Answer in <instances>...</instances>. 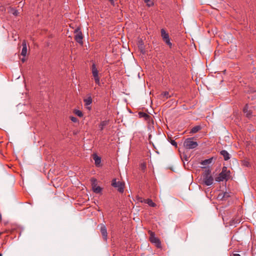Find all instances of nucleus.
<instances>
[{
    "label": "nucleus",
    "mask_w": 256,
    "mask_h": 256,
    "mask_svg": "<svg viewBox=\"0 0 256 256\" xmlns=\"http://www.w3.org/2000/svg\"><path fill=\"white\" fill-rule=\"evenodd\" d=\"M170 96L168 92H164L161 94V97L162 98H166L167 99L168 98L170 97Z\"/></svg>",
    "instance_id": "obj_20"
},
{
    "label": "nucleus",
    "mask_w": 256,
    "mask_h": 256,
    "mask_svg": "<svg viewBox=\"0 0 256 256\" xmlns=\"http://www.w3.org/2000/svg\"><path fill=\"white\" fill-rule=\"evenodd\" d=\"M14 12H12V14L14 16H18V12L17 10H14Z\"/></svg>",
    "instance_id": "obj_29"
},
{
    "label": "nucleus",
    "mask_w": 256,
    "mask_h": 256,
    "mask_svg": "<svg viewBox=\"0 0 256 256\" xmlns=\"http://www.w3.org/2000/svg\"><path fill=\"white\" fill-rule=\"evenodd\" d=\"M21 60L22 61V62H25V59L24 58H22Z\"/></svg>",
    "instance_id": "obj_32"
},
{
    "label": "nucleus",
    "mask_w": 256,
    "mask_h": 256,
    "mask_svg": "<svg viewBox=\"0 0 256 256\" xmlns=\"http://www.w3.org/2000/svg\"><path fill=\"white\" fill-rule=\"evenodd\" d=\"M93 159L94 160L95 164L96 166H99L101 162V158L98 156L96 154L92 155Z\"/></svg>",
    "instance_id": "obj_11"
},
{
    "label": "nucleus",
    "mask_w": 256,
    "mask_h": 256,
    "mask_svg": "<svg viewBox=\"0 0 256 256\" xmlns=\"http://www.w3.org/2000/svg\"><path fill=\"white\" fill-rule=\"evenodd\" d=\"M198 146L196 142L194 140L193 138H186L184 142V146L186 149H194Z\"/></svg>",
    "instance_id": "obj_3"
},
{
    "label": "nucleus",
    "mask_w": 256,
    "mask_h": 256,
    "mask_svg": "<svg viewBox=\"0 0 256 256\" xmlns=\"http://www.w3.org/2000/svg\"><path fill=\"white\" fill-rule=\"evenodd\" d=\"M92 76L94 78L95 82L100 85V79L98 76V71L96 67V65L93 64L92 66Z\"/></svg>",
    "instance_id": "obj_4"
},
{
    "label": "nucleus",
    "mask_w": 256,
    "mask_h": 256,
    "mask_svg": "<svg viewBox=\"0 0 256 256\" xmlns=\"http://www.w3.org/2000/svg\"><path fill=\"white\" fill-rule=\"evenodd\" d=\"M248 109V105H246L244 107V108L243 109V111H244V114H246V116L249 117L250 116L252 112H251L250 110H249Z\"/></svg>",
    "instance_id": "obj_15"
},
{
    "label": "nucleus",
    "mask_w": 256,
    "mask_h": 256,
    "mask_svg": "<svg viewBox=\"0 0 256 256\" xmlns=\"http://www.w3.org/2000/svg\"><path fill=\"white\" fill-rule=\"evenodd\" d=\"M108 123V121L107 120H104L101 122L100 124L99 127L100 128V130H102L104 129V126H106Z\"/></svg>",
    "instance_id": "obj_18"
},
{
    "label": "nucleus",
    "mask_w": 256,
    "mask_h": 256,
    "mask_svg": "<svg viewBox=\"0 0 256 256\" xmlns=\"http://www.w3.org/2000/svg\"><path fill=\"white\" fill-rule=\"evenodd\" d=\"M212 161V158L202 160L200 164L202 166H206L210 164Z\"/></svg>",
    "instance_id": "obj_14"
},
{
    "label": "nucleus",
    "mask_w": 256,
    "mask_h": 256,
    "mask_svg": "<svg viewBox=\"0 0 256 256\" xmlns=\"http://www.w3.org/2000/svg\"><path fill=\"white\" fill-rule=\"evenodd\" d=\"M112 4L114 5V0H109Z\"/></svg>",
    "instance_id": "obj_30"
},
{
    "label": "nucleus",
    "mask_w": 256,
    "mask_h": 256,
    "mask_svg": "<svg viewBox=\"0 0 256 256\" xmlns=\"http://www.w3.org/2000/svg\"><path fill=\"white\" fill-rule=\"evenodd\" d=\"M230 196V194L228 192H226L224 194L222 198L224 199H226Z\"/></svg>",
    "instance_id": "obj_25"
},
{
    "label": "nucleus",
    "mask_w": 256,
    "mask_h": 256,
    "mask_svg": "<svg viewBox=\"0 0 256 256\" xmlns=\"http://www.w3.org/2000/svg\"><path fill=\"white\" fill-rule=\"evenodd\" d=\"M146 202L150 206L152 207H154L156 206V204L152 202V200L150 199H147L146 200Z\"/></svg>",
    "instance_id": "obj_19"
},
{
    "label": "nucleus",
    "mask_w": 256,
    "mask_h": 256,
    "mask_svg": "<svg viewBox=\"0 0 256 256\" xmlns=\"http://www.w3.org/2000/svg\"><path fill=\"white\" fill-rule=\"evenodd\" d=\"M74 33L76 34L74 36V39L76 42H78L79 44H82V34L80 30V29L79 28H76L74 30Z\"/></svg>",
    "instance_id": "obj_7"
},
{
    "label": "nucleus",
    "mask_w": 256,
    "mask_h": 256,
    "mask_svg": "<svg viewBox=\"0 0 256 256\" xmlns=\"http://www.w3.org/2000/svg\"><path fill=\"white\" fill-rule=\"evenodd\" d=\"M220 154L223 156L224 160H228L230 158V154L226 150L220 151Z\"/></svg>",
    "instance_id": "obj_13"
},
{
    "label": "nucleus",
    "mask_w": 256,
    "mask_h": 256,
    "mask_svg": "<svg viewBox=\"0 0 256 256\" xmlns=\"http://www.w3.org/2000/svg\"><path fill=\"white\" fill-rule=\"evenodd\" d=\"M139 48L140 50L142 52L144 53V46L143 44H140L139 46Z\"/></svg>",
    "instance_id": "obj_26"
},
{
    "label": "nucleus",
    "mask_w": 256,
    "mask_h": 256,
    "mask_svg": "<svg viewBox=\"0 0 256 256\" xmlns=\"http://www.w3.org/2000/svg\"><path fill=\"white\" fill-rule=\"evenodd\" d=\"M210 174L211 170L208 168L202 174L203 182L207 186H210L213 183L214 179Z\"/></svg>",
    "instance_id": "obj_1"
},
{
    "label": "nucleus",
    "mask_w": 256,
    "mask_h": 256,
    "mask_svg": "<svg viewBox=\"0 0 256 256\" xmlns=\"http://www.w3.org/2000/svg\"><path fill=\"white\" fill-rule=\"evenodd\" d=\"M138 114H139L140 118H144L146 120L148 118L150 117L149 115H148L147 114L143 112H140L138 113Z\"/></svg>",
    "instance_id": "obj_21"
},
{
    "label": "nucleus",
    "mask_w": 256,
    "mask_h": 256,
    "mask_svg": "<svg viewBox=\"0 0 256 256\" xmlns=\"http://www.w3.org/2000/svg\"><path fill=\"white\" fill-rule=\"evenodd\" d=\"M233 256H241L238 254H234Z\"/></svg>",
    "instance_id": "obj_31"
},
{
    "label": "nucleus",
    "mask_w": 256,
    "mask_h": 256,
    "mask_svg": "<svg viewBox=\"0 0 256 256\" xmlns=\"http://www.w3.org/2000/svg\"><path fill=\"white\" fill-rule=\"evenodd\" d=\"M74 113L76 115L80 117H82L83 116L82 112L80 110H76L74 111Z\"/></svg>",
    "instance_id": "obj_24"
},
{
    "label": "nucleus",
    "mask_w": 256,
    "mask_h": 256,
    "mask_svg": "<svg viewBox=\"0 0 256 256\" xmlns=\"http://www.w3.org/2000/svg\"><path fill=\"white\" fill-rule=\"evenodd\" d=\"M1 256H2V254H1Z\"/></svg>",
    "instance_id": "obj_34"
},
{
    "label": "nucleus",
    "mask_w": 256,
    "mask_h": 256,
    "mask_svg": "<svg viewBox=\"0 0 256 256\" xmlns=\"http://www.w3.org/2000/svg\"><path fill=\"white\" fill-rule=\"evenodd\" d=\"M230 175V172L227 170V168L224 166L222 168V172L218 174V176L216 178V182H222L224 180H227Z\"/></svg>",
    "instance_id": "obj_2"
},
{
    "label": "nucleus",
    "mask_w": 256,
    "mask_h": 256,
    "mask_svg": "<svg viewBox=\"0 0 256 256\" xmlns=\"http://www.w3.org/2000/svg\"><path fill=\"white\" fill-rule=\"evenodd\" d=\"M170 143L172 146L177 147V143L175 140H171Z\"/></svg>",
    "instance_id": "obj_28"
},
{
    "label": "nucleus",
    "mask_w": 256,
    "mask_h": 256,
    "mask_svg": "<svg viewBox=\"0 0 256 256\" xmlns=\"http://www.w3.org/2000/svg\"><path fill=\"white\" fill-rule=\"evenodd\" d=\"M201 128L200 126H196L193 127L190 130V133L194 134L198 132Z\"/></svg>",
    "instance_id": "obj_16"
},
{
    "label": "nucleus",
    "mask_w": 256,
    "mask_h": 256,
    "mask_svg": "<svg viewBox=\"0 0 256 256\" xmlns=\"http://www.w3.org/2000/svg\"><path fill=\"white\" fill-rule=\"evenodd\" d=\"M84 100L85 103V104L86 106L90 104L92 102L91 96H89L88 98L84 99Z\"/></svg>",
    "instance_id": "obj_17"
},
{
    "label": "nucleus",
    "mask_w": 256,
    "mask_h": 256,
    "mask_svg": "<svg viewBox=\"0 0 256 256\" xmlns=\"http://www.w3.org/2000/svg\"><path fill=\"white\" fill-rule=\"evenodd\" d=\"M150 240L152 243L154 244L157 248L161 247V242L160 240L156 238L154 234L152 232H150Z\"/></svg>",
    "instance_id": "obj_8"
},
{
    "label": "nucleus",
    "mask_w": 256,
    "mask_h": 256,
    "mask_svg": "<svg viewBox=\"0 0 256 256\" xmlns=\"http://www.w3.org/2000/svg\"><path fill=\"white\" fill-rule=\"evenodd\" d=\"M161 36L163 40L170 46L171 47L172 46V44L170 41L169 34L168 32H166L164 29L162 28L161 30Z\"/></svg>",
    "instance_id": "obj_5"
},
{
    "label": "nucleus",
    "mask_w": 256,
    "mask_h": 256,
    "mask_svg": "<svg viewBox=\"0 0 256 256\" xmlns=\"http://www.w3.org/2000/svg\"><path fill=\"white\" fill-rule=\"evenodd\" d=\"M0 256H1V254H0Z\"/></svg>",
    "instance_id": "obj_35"
},
{
    "label": "nucleus",
    "mask_w": 256,
    "mask_h": 256,
    "mask_svg": "<svg viewBox=\"0 0 256 256\" xmlns=\"http://www.w3.org/2000/svg\"><path fill=\"white\" fill-rule=\"evenodd\" d=\"M22 48L21 52V55L23 56H26L27 54V46L25 40H24L22 42Z\"/></svg>",
    "instance_id": "obj_12"
},
{
    "label": "nucleus",
    "mask_w": 256,
    "mask_h": 256,
    "mask_svg": "<svg viewBox=\"0 0 256 256\" xmlns=\"http://www.w3.org/2000/svg\"><path fill=\"white\" fill-rule=\"evenodd\" d=\"M92 186L94 192L96 194L100 193L102 190V188L100 186H97L96 184V178H93L92 179Z\"/></svg>",
    "instance_id": "obj_9"
},
{
    "label": "nucleus",
    "mask_w": 256,
    "mask_h": 256,
    "mask_svg": "<svg viewBox=\"0 0 256 256\" xmlns=\"http://www.w3.org/2000/svg\"><path fill=\"white\" fill-rule=\"evenodd\" d=\"M70 118V120L74 122H76L78 121L77 118L74 116H71Z\"/></svg>",
    "instance_id": "obj_27"
},
{
    "label": "nucleus",
    "mask_w": 256,
    "mask_h": 256,
    "mask_svg": "<svg viewBox=\"0 0 256 256\" xmlns=\"http://www.w3.org/2000/svg\"><path fill=\"white\" fill-rule=\"evenodd\" d=\"M128 112H129L130 113H131V112H131V111H130V110H128Z\"/></svg>",
    "instance_id": "obj_33"
},
{
    "label": "nucleus",
    "mask_w": 256,
    "mask_h": 256,
    "mask_svg": "<svg viewBox=\"0 0 256 256\" xmlns=\"http://www.w3.org/2000/svg\"><path fill=\"white\" fill-rule=\"evenodd\" d=\"M144 2L146 4V5L150 7L154 4L153 2L151 1V0H144Z\"/></svg>",
    "instance_id": "obj_23"
},
{
    "label": "nucleus",
    "mask_w": 256,
    "mask_h": 256,
    "mask_svg": "<svg viewBox=\"0 0 256 256\" xmlns=\"http://www.w3.org/2000/svg\"><path fill=\"white\" fill-rule=\"evenodd\" d=\"M112 186L114 188H118L119 192L122 193L124 192V184L119 181L117 182L116 179H114L112 180Z\"/></svg>",
    "instance_id": "obj_6"
},
{
    "label": "nucleus",
    "mask_w": 256,
    "mask_h": 256,
    "mask_svg": "<svg viewBox=\"0 0 256 256\" xmlns=\"http://www.w3.org/2000/svg\"><path fill=\"white\" fill-rule=\"evenodd\" d=\"M100 232L102 236L103 239L106 241L108 239V232L106 226L104 224L100 225Z\"/></svg>",
    "instance_id": "obj_10"
},
{
    "label": "nucleus",
    "mask_w": 256,
    "mask_h": 256,
    "mask_svg": "<svg viewBox=\"0 0 256 256\" xmlns=\"http://www.w3.org/2000/svg\"><path fill=\"white\" fill-rule=\"evenodd\" d=\"M140 170L143 171V172H144L146 168V162H142L140 164Z\"/></svg>",
    "instance_id": "obj_22"
}]
</instances>
